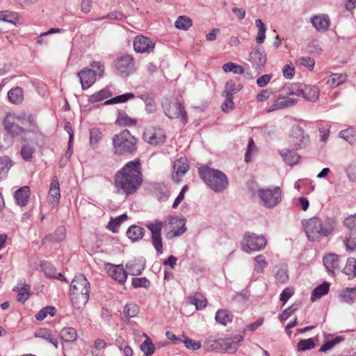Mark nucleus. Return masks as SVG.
I'll return each mask as SVG.
<instances>
[{
    "label": "nucleus",
    "instance_id": "7",
    "mask_svg": "<svg viewBox=\"0 0 356 356\" xmlns=\"http://www.w3.org/2000/svg\"><path fill=\"white\" fill-rule=\"evenodd\" d=\"M267 240L263 235L250 232L244 234L241 242L242 250L247 253L260 251L265 248Z\"/></svg>",
    "mask_w": 356,
    "mask_h": 356
},
{
    "label": "nucleus",
    "instance_id": "57",
    "mask_svg": "<svg viewBox=\"0 0 356 356\" xmlns=\"http://www.w3.org/2000/svg\"><path fill=\"white\" fill-rule=\"evenodd\" d=\"M127 218V214L124 213L115 219H111L108 225V228L113 232H116L120 225Z\"/></svg>",
    "mask_w": 356,
    "mask_h": 356
},
{
    "label": "nucleus",
    "instance_id": "40",
    "mask_svg": "<svg viewBox=\"0 0 356 356\" xmlns=\"http://www.w3.org/2000/svg\"><path fill=\"white\" fill-rule=\"evenodd\" d=\"M232 314L227 309H220L216 312V321L223 325L232 321Z\"/></svg>",
    "mask_w": 356,
    "mask_h": 356
},
{
    "label": "nucleus",
    "instance_id": "53",
    "mask_svg": "<svg viewBox=\"0 0 356 356\" xmlns=\"http://www.w3.org/2000/svg\"><path fill=\"white\" fill-rule=\"evenodd\" d=\"M223 339H209L206 342L205 347L207 350H215L218 352L222 351Z\"/></svg>",
    "mask_w": 356,
    "mask_h": 356
},
{
    "label": "nucleus",
    "instance_id": "55",
    "mask_svg": "<svg viewBox=\"0 0 356 356\" xmlns=\"http://www.w3.org/2000/svg\"><path fill=\"white\" fill-rule=\"evenodd\" d=\"M192 26V20L186 16H180L175 22V26L178 29L188 30Z\"/></svg>",
    "mask_w": 356,
    "mask_h": 356
},
{
    "label": "nucleus",
    "instance_id": "14",
    "mask_svg": "<svg viewBox=\"0 0 356 356\" xmlns=\"http://www.w3.org/2000/svg\"><path fill=\"white\" fill-rule=\"evenodd\" d=\"M143 136L144 140L151 145L163 143L166 138L163 129L155 127L146 129Z\"/></svg>",
    "mask_w": 356,
    "mask_h": 356
},
{
    "label": "nucleus",
    "instance_id": "6",
    "mask_svg": "<svg viewBox=\"0 0 356 356\" xmlns=\"http://www.w3.org/2000/svg\"><path fill=\"white\" fill-rule=\"evenodd\" d=\"M289 143L293 149H305L310 143V137L301 127L294 124L290 130Z\"/></svg>",
    "mask_w": 356,
    "mask_h": 356
},
{
    "label": "nucleus",
    "instance_id": "15",
    "mask_svg": "<svg viewBox=\"0 0 356 356\" xmlns=\"http://www.w3.org/2000/svg\"><path fill=\"white\" fill-rule=\"evenodd\" d=\"M11 116L13 118V120L16 121L17 123H21L23 125L26 124V123H29L30 129H31V134L34 137L41 136L31 114L22 112L18 114H11Z\"/></svg>",
    "mask_w": 356,
    "mask_h": 356
},
{
    "label": "nucleus",
    "instance_id": "11",
    "mask_svg": "<svg viewBox=\"0 0 356 356\" xmlns=\"http://www.w3.org/2000/svg\"><path fill=\"white\" fill-rule=\"evenodd\" d=\"M163 225V222L159 220H154V221L149 222L146 224V227L151 232L152 245L158 254H161L163 251L161 237V229Z\"/></svg>",
    "mask_w": 356,
    "mask_h": 356
},
{
    "label": "nucleus",
    "instance_id": "58",
    "mask_svg": "<svg viewBox=\"0 0 356 356\" xmlns=\"http://www.w3.org/2000/svg\"><path fill=\"white\" fill-rule=\"evenodd\" d=\"M56 314V309L54 307L51 306H47L42 309H41L40 312H38L35 315V318L38 321H42L44 320L48 314L53 316Z\"/></svg>",
    "mask_w": 356,
    "mask_h": 356
},
{
    "label": "nucleus",
    "instance_id": "18",
    "mask_svg": "<svg viewBox=\"0 0 356 356\" xmlns=\"http://www.w3.org/2000/svg\"><path fill=\"white\" fill-rule=\"evenodd\" d=\"M298 94L309 101L316 102L319 97V89L316 86L301 85Z\"/></svg>",
    "mask_w": 356,
    "mask_h": 356
},
{
    "label": "nucleus",
    "instance_id": "3",
    "mask_svg": "<svg viewBox=\"0 0 356 356\" xmlns=\"http://www.w3.org/2000/svg\"><path fill=\"white\" fill-rule=\"evenodd\" d=\"M90 283L82 274L73 279L70 287V299L75 309H81L86 305L89 299Z\"/></svg>",
    "mask_w": 356,
    "mask_h": 356
},
{
    "label": "nucleus",
    "instance_id": "59",
    "mask_svg": "<svg viewBox=\"0 0 356 356\" xmlns=\"http://www.w3.org/2000/svg\"><path fill=\"white\" fill-rule=\"evenodd\" d=\"M344 340V338L341 336L336 337L334 339L330 341H327L319 349L320 352H325L328 350L332 349L335 345L341 342Z\"/></svg>",
    "mask_w": 356,
    "mask_h": 356
},
{
    "label": "nucleus",
    "instance_id": "21",
    "mask_svg": "<svg viewBox=\"0 0 356 356\" xmlns=\"http://www.w3.org/2000/svg\"><path fill=\"white\" fill-rule=\"evenodd\" d=\"M323 264L330 275L340 269L339 257L336 254H329L323 257Z\"/></svg>",
    "mask_w": 356,
    "mask_h": 356
},
{
    "label": "nucleus",
    "instance_id": "34",
    "mask_svg": "<svg viewBox=\"0 0 356 356\" xmlns=\"http://www.w3.org/2000/svg\"><path fill=\"white\" fill-rule=\"evenodd\" d=\"M330 289V284L327 282H323L317 287H316L311 295V301L314 302L320 299L322 296L326 295Z\"/></svg>",
    "mask_w": 356,
    "mask_h": 356
},
{
    "label": "nucleus",
    "instance_id": "56",
    "mask_svg": "<svg viewBox=\"0 0 356 356\" xmlns=\"http://www.w3.org/2000/svg\"><path fill=\"white\" fill-rule=\"evenodd\" d=\"M111 95L109 90L102 89L90 96L89 101L92 103L101 102Z\"/></svg>",
    "mask_w": 356,
    "mask_h": 356
},
{
    "label": "nucleus",
    "instance_id": "48",
    "mask_svg": "<svg viewBox=\"0 0 356 356\" xmlns=\"http://www.w3.org/2000/svg\"><path fill=\"white\" fill-rule=\"evenodd\" d=\"M275 101L277 108H280V109L291 107L297 102L296 99L288 97H280L276 99Z\"/></svg>",
    "mask_w": 356,
    "mask_h": 356
},
{
    "label": "nucleus",
    "instance_id": "9",
    "mask_svg": "<svg viewBox=\"0 0 356 356\" xmlns=\"http://www.w3.org/2000/svg\"><path fill=\"white\" fill-rule=\"evenodd\" d=\"M258 196L264 207L273 208L281 202L282 191L278 186L273 189H260L258 191Z\"/></svg>",
    "mask_w": 356,
    "mask_h": 356
},
{
    "label": "nucleus",
    "instance_id": "51",
    "mask_svg": "<svg viewBox=\"0 0 356 356\" xmlns=\"http://www.w3.org/2000/svg\"><path fill=\"white\" fill-rule=\"evenodd\" d=\"M169 223L171 225H177V226H180V227L177 230H176L173 232V236H180L186 232V228L185 227L186 223H185L184 219H183V218L179 219L177 218H172L170 220Z\"/></svg>",
    "mask_w": 356,
    "mask_h": 356
},
{
    "label": "nucleus",
    "instance_id": "63",
    "mask_svg": "<svg viewBox=\"0 0 356 356\" xmlns=\"http://www.w3.org/2000/svg\"><path fill=\"white\" fill-rule=\"evenodd\" d=\"M343 225L348 232L356 230V213L347 217L343 221Z\"/></svg>",
    "mask_w": 356,
    "mask_h": 356
},
{
    "label": "nucleus",
    "instance_id": "37",
    "mask_svg": "<svg viewBox=\"0 0 356 356\" xmlns=\"http://www.w3.org/2000/svg\"><path fill=\"white\" fill-rule=\"evenodd\" d=\"M126 272L131 275H139L144 270V266L136 260L129 261L126 264Z\"/></svg>",
    "mask_w": 356,
    "mask_h": 356
},
{
    "label": "nucleus",
    "instance_id": "24",
    "mask_svg": "<svg viewBox=\"0 0 356 356\" xmlns=\"http://www.w3.org/2000/svg\"><path fill=\"white\" fill-rule=\"evenodd\" d=\"M250 62L256 68H261L266 62L264 51L254 49L250 53Z\"/></svg>",
    "mask_w": 356,
    "mask_h": 356
},
{
    "label": "nucleus",
    "instance_id": "39",
    "mask_svg": "<svg viewBox=\"0 0 356 356\" xmlns=\"http://www.w3.org/2000/svg\"><path fill=\"white\" fill-rule=\"evenodd\" d=\"M188 302L194 305L197 309H201L206 307L207 300L200 293H196L193 296L188 298Z\"/></svg>",
    "mask_w": 356,
    "mask_h": 356
},
{
    "label": "nucleus",
    "instance_id": "33",
    "mask_svg": "<svg viewBox=\"0 0 356 356\" xmlns=\"http://www.w3.org/2000/svg\"><path fill=\"white\" fill-rule=\"evenodd\" d=\"M145 232L143 227L134 225L129 227L127 235L132 241H137L143 237Z\"/></svg>",
    "mask_w": 356,
    "mask_h": 356
},
{
    "label": "nucleus",
    "instance_id": "5",
    "mask_svg": "<svg viewBox=\"0 0 356 356\" xmlns=\"http://www.w3.org/2000/svg\"><path fill=\"white\" fill-rule=\"evenodd\" d=\"M200 177L216 192H222L228 185V179L224 172L207 166L198 170Z\"/></svg>",
    "mask_w": 356,
    "mask_h": 356
},
{
    "label": "nucleus",
    "instance_id": "36",
    "mask_svg": "<svg viewBox=\"0 0 356 356\" xmlns=\"http://www.w3.org/2000/svg\"><path fill=\"white\" fill-rule=\"evenodd\" d=\"M347 251H356V230L348 232L343 239Z\"/></svg>",
    "mask_w": 356,
    "mask_h": 356
},
{
    "label": "nucleus",
    "instance_id": "4",
    "mask_svg": "<svg viewBox=\"0 0 356 356\" xmlns=\"http://www.w3.org/2000/svg\"><path fill=\"white\" fill-rule=\"evenodd\" d=\"M112 140L113 154L115 155L132 154L137 149V139L127 129L115 134Z\"/></svg>",
    "mask_w": 356,
    "mask_h": 356
},
{
    "label": "nucleus",
    "instance_id": "44",
    "mask_svg": "<svg viewBox=\"0 0 356 356\" xmlns=\"http://www.w3.org/2000/svg\"><path fill=\"white\" fill-rule=\"evenodd\" d=\"M355 288H348L346 290L343 291L339 295L341 301L348 304H353L355 300Z\"/></svg>",
    "mask_w": 356,
    "mask_h": 356
},
{
    "label": "nucleus",
    "instance_id": "64",
    "mask_svg": "<svg viewBox=\"0 0 356 356\" xmlns=\"http://www.w3.org/2000/svg\"><path fill=\"white\" fill-rule=\"evenodd\" d=\"M184 339H182L181 342H183L185 346L191 350H196L201 348V343L198 341H193L188 337H186L183 335Z\"/></svg>",
    "mask_w": 356,
    "mask_h": 356
},
{
    "label": "nucleus",
    "instance_id": "38",
    "mask_svg": "<svg viewBox=\"0 0 356 356\" xmlns=\"http://www.w3.org/2000/svg\"><path fill=\"white\" fill-rule=\"evenodd\" d=\"M60 337L65 342H74L77 339L76 330L73 327H64L60 332Z\"/></svg>",
    "mask_w": 356,
    "mask_h": 356
},
{
    "label": "nucleus",
    "instance_id": "43",
    "mask_svg": "<svg viewBox=\"0 0 356 356\" xmlns=\"http://www.w3.org/2000/svg\"><path fill=\"white\" fill-rule=\"evenodd\" d=\"M275 270V277L276 282L280 284H285L289 280V275L287 270L281 266H275L274 268Z\"/></svg>",
    "mask_w": 356,
    "mask_h": 356
},
{
    "label": "nucleus",
    "instance_id": "12",
    "mask_svg": "<svg viewBox=\"0 0 356 356\" xmlns=\"http://www.w3.org/2000/svg\"><path fill=\"white\" fill-rule=\"evenodd\" d=\"M165 114L171 119L180 118L183 123L187 121V113L181 104L177 100L163 104Z\"/></svg>",
    "mask_w": 356,
    "mask_h": 356
},
{
    "label": "nucleus",
    "instance_id": "8",
    "mask_svg": "<svg viewBox=\"0 0 356 356\" xmlns=\"http://www.w3.org/2000/svg\"><path fill=\"white\" fill-rule=\"evenodd\" d=\"M5 129L13 137L19 136L24 140H30L33 143V136L31 134V129H25L20 127L16 121L13 120L11 114H8L4 120Z\"/></svg>",
    "mask_w": 356,
    "mask_h": 356
},
{
    "label": "nucleus",
    "instance_id": "35",
    "mask_svg": "<svg viewBox=\"0 0 356 356\" xmlns=\"http://www.w3.org/2000/svg\"><path fill=\"white\" fill-rule=\"evenodd\" d=\"M222 70L225 72H233L237 74H243L245 78H249L248 73H245V69L243 66L232 62H229L222 65Z\"/></svg>",
    "mask_w": 356,
    "mask_h": 356
},
{
    "label": "nucleus",
    "instance_id": "20",
    "mask_svg": "<svg viewBox=\"0 0 356 356\" xmlns=\"http://www.w3.org/2000/svg\"><path fill=\"white\" fill-rule=\"evenodd\" d=\"M243 335H236L232 337L223 339L222 351L229 353H235L238 348V343L243 341Z\"/></svg>",
    "mask_w": 356,
    "mask_h": 356
},
{
    "label": "nucleus",
    "instance_id": "46",
    "mask_svg": "<svg viewBox=\"0 0 356 356\" xmlns=\"http://www.w3.org/2000/svg\"><path fill=\"white\" fill-rule=\"evenodd\" d=\"M343 271L350 277H356V259L353 257L348 258Z\"/></svg>",
    "mask_w": 356,
    "mask_h": 356
},
{
    "label": "nucleus",
    "instance_id": "47",
    "mask_svg": "<svg viewBox=\"0 0 356 356\" xmlns=\"http://www.w3.org/2000/svg\"><path fill=\"white\" fill-rule=\"evenodd\" d=\"M139 312V307L133 302L127 303L123 309V315L127 318H134L137 316Z\"/></svg>",
    "mask_w": 356,
    "mask_h": 356
},
{
    "label": "nucleus",
    "instance_id": "2",
    "mask_svg": "<svg viewBox=\"0 0 356 356\" xmlns=\"http://www.w3.org/2000/svg\"><path fill=\"white\" fill-rule=\"evenodd\" d=\"M302 222L307 238L311 241H316L323 236H329L337 225L336 221L333 219L328 220L323 225L321 220L317 217L304 220Z\"/></svg>",
    "mask_w": 356,
    "mask_h": 356
},
{
    "label": "nucleus",
    "instance_id": "42",
    "mask_svg": "<svg viewBox=\"0 0 356 356\" xmlns=\"http://www.w3.org/2000/svg\"><path fill=\"white\" fill-rule=\"evenodd\" d=\"M102 138V132L99 128L93 127L90 130V143L93 149L97 147V144Z\"/></svg>",
    "mask_w": 356,
    "mask_h": 356
},
{
    "label": "nucleus",
    "instance_id": "23",
    "mask_svg": "<svg viewBox=\"0 0 356 356\" xmlns=\"http://www.w3.org/2000/svg\"><path fill=\"white\" fill-rule=\"evenodd\" d=\"M34 336L35 338L42 339L51 343L55 348H58V343L56 338L52 334L51 331L47 328H40L35 331Z\"/></svg>",
    "mask_w": 356,
    "mask_h": 356
},
{
    "label": "nucleus",
    "instance_id": "41",
    "mask_svg": "<svg viewBox=\"0 0 356 356\" xmlns=\"http://www.w3.org/2000/svg\"><path fill=\"white\" fill-rule=\"evenodd\" d=\"M117 122L122 126H135L137 124V121L131 118L124 111H118Z\"/></svg>",
    "mask_w": 356,
    "mask_h": 356
},
{
    "label": "nucleus",
    "instance_id": "31",
    "mask_svg": "<svg viewBox=\"0 0 356 356\" xmlns=\"http://www.w3.org/2000/svg\"><path fill=\"white\" fill-rule=\"evenodd\" d=\"M30 286L26 284H19L16 286L13 290L17 292V301L24 302L30 296Z\"/></svg>",
    "mask_w": 356,
    "mask_h": 356
},
{
    "label": "nucleus",
    "instance_id": "17",
    "mask_svg": "<svg viewBox=\"0 0 356 356\" xmlns=\"http://www.w3.org/2000/svg\"><path fill=\"white\" fill-rule=\"evenodd\" d=\"M174 174L172 175V179L176 183H179L181 177L188 172L189 170V165L186 158L181 157L175 161L174 165Z\"/></svg>",
    "mask_w": 356,
    "mask_h": 356
},
{
    "label": "nucleus",
    "instance_id": "60",
    "mask_svg": "<svg viewBox=\"0 0 356 356\" xmlns=\"http://www.w3.org/2000/svg\"><path fill=\"white\" fill-rule=\"evenodd\" d=\"M315 347V343L312 338L307 339H301L298 343V350L300 351H305L311 350Z\"/></svg>",
    "mask_w": 356,
    "mask_h": 356
},
{
    "label": "nucleus",
    "instance_id": "1",
    "mask_svg": "<svg viewBox=\"0 0 356 356\" xmlns=\"http://www.w3.org/2000/svg\"><path fill=\"white\" fill-rule=\"evenodd\" d=\"M143 182L140 160L127 163L115 177V185L118 193L126 195L134 193Z\"/></svg>",
    "mask_w": 356,
    "mask_h": 356
},
{
    "label": "nucleus",
    "instance_id": "22",
    "mask_svg": "<svg viewBox=\"0 0 356 356\" xmlns=\"http://www.w3.org/2000/svg\"><path fill=\"white\" fill-rule=\"evenodd\" d=\"M313 26L320 32L326 31L330 24V21L327 15H315L311 19Z\"/></svg>",
    "mask_w": 356,
    "mask_h": 356
},
{
    "label": "nucleus",
    "instance_id": "29",
    "mask_svg": "<svg viewBox=\"0 0 356 356\" xmlns=\"http://www.w3.org/2000/svg\"><path fill=\"white\" fill-rule=\"evenodd\" d=\"M65 228L64 227L60 226L55 230L53 234L47 235L43 240L49 242L57 243L63 241L65 239Z\"/></svg>",
    "mask_w": 356,
    "mask_h": 356
},
{
    "label": "nucleus",
    "instance_id": "10",
    "mask_svg": "<svg viewBox=\"0 0 356 356\" xmlns=\"http://www.w3.org/2000/svg\"><path fill=\"white\" fill-rule=\"evenodd\" d=\"M115 67L118 74L127 77L136 71L135 60L133 56L125 54L116 59Z\"/></svg>",
    "mask_w": 356,
    "mask_h": 356
},
{
    "label": "nucleus",
    "instance_id": "45",
    "mask_svg": "<svg viewBox=\"0 0 356 356\" xmlns=\"http://www.w3.org/2000/svg\"><path fill=\"white\" fill-rule=\"evenodd\" d=\"M135 97V95L132 92L125 93L121 95L115 96L113 98H111L108 100H106L104 102L105 105L118 104V103H124L128 101L129 99H134Z\"/></svg>",
    "mask_w": 356,
    "mask_h": 356
},
{
    "label": "nucleus",
    "instance_id": "28",
    "mask_svg": "<svg viewBox=\"0 0 356 356\" xmlns=\"http://www.w3.org/2000/svg\"><path fill=\"white\" fill-rule=\"evenodd\" d=\"M49 194L51 203L57 204L59 202L60 197V187L59 182L56 177H54L51 180Z\"/></svg>",
    "mask_w": 356,
    "mask_h": 356
},
{
    "label": "nucleus",
    "instance_id": "25",
    "mask_svg": "<svg viewBox=\"0 0 356 356\" xmlns=\"http://www.w3.org/2000/svg\"><path fill=\"white\" fill-rule=\"evenodd\" d=\"M30 196V190L29 186H23L15 191L14 197L19 206H25Z\"/></svg>",
    "mask_w": 356,
    "mask_h": 356
},
{
    "label": "nucleus",
    "instance_id": "62",
    "mask_svg": "<svg viewBox=\"0 0 356 356\" xmlns=\"http://www.w3.org/2000/svg\"><path fill=\"white\" fill-rule=\"evenodd\" d=\"M131 284L134 288H148L150 285V282L146 277H136L133 278Z\"/></svg>",
    "mask_w": 356,
    "mask_h": 356
},
{
    "label": "nucleus",
    "instance_id": "26",
    "mask_svg": "<svg viewBox=\"0 0 356 356\" xmlns=\"http://www.w3.org/2000/svg\"><path fill=\"white\" fill-rule=\"evenodd\" d=\"M41 267L47 277L67 282L64 276L60 273H58L56 268L51 264L47 262L44 263L41 265Z\"/></svg>",
    "mask_w": 356,
    "mask_h": 356
},
{
    "label": "nucleus",
    "instance_id": "30",
    "mask_svg": "<svg viewBox=\"0 0 356 356\" xmlns=\"http://www.w3.org/2000/svg\"><path fill=\"white\" fill-rule=\"evenodd\" d=\"M13 165V162L8 156L0 157V181H2L7 177Z\"/></svg>",
    "mask_w": 356,
    "mask_h": 356
},
{
    "label": "nucleus",
    "instance_id": "32",
    "mask_svg": "<svg viewBox=\"0 0 356 356\" xmlns=\"http://www.w3.org/2000/svg\"><path fill=\"white\" fill-rule=\"evenodd\" d=\"M280 154L286 164L289 165H293L296 164L299 161V155L295 152H293L289 149H282L280 151Z\"/></svg>",
    "mask_w": 356,
    "mask_h": 356
},
{
    "label": "nucleus",
    "instance_id": "54",
    "mask_svg": "<svg viewBox=\"0 0 356 356\" xmlns=\"http://www.w3.org/2000/svg\"><path fill=\"white\" fill-rule=\"evenodd\" d=\"M254 270L259 273H263L264 269L268 266V262L266 260V257L262 254H259V255L256 256L254 258Z\"/></svg>",
    "mask_w": 356,
    "mask_h": 356
},
{
    "label": "nucleus",
    "instance_id": "13",
    "mask_svg": "<svg viewBox=\"0 0 356 356\" xmlns=\"http://www.w3.org/2000/svg\"><path fill=\"white\" fill-rule=\"evenodd\" d=\"M155 47V42L151 38L139 35L134 38V49L138 53H147L152 52Z\"/></svg>",
    "mask_w": 356,
    "mask_h": 356
},
{
    "label": "nucleus",
    "instance_id": "19",
    "mask_svg": "<svg viewBox=\"0 0 356 356\" xmlns=\"http://www.w3.org/2000/svg\"><path fill=\"white\" fill-rule=\"evenodd\" d=\"M107 273L112 278L117 280L119 283H124L127 277V272L124 269L122 265L108 264Z\"/></svg>",
    "mask_w": 356,
    "mask_h": 356
},
{
    "label": "nucleus",
    "instance_id": "27",
    "mask_svg": "<svg viewBox=\"0 0 356 356\" xmlns=\"http://www.w3.org/2000/svg\"><path fill=\"white\" fill-rule=\"evenodd\" d=\"M9 101L14 104H20L24 101V91L20 87H15L8 92Z\"/></svg>",
    "mask_w": 356,
    "mask_h": 356
},
{
    "label": "nucleus",
    "instance_id": "16",
    "mask_svg": "<svg viewBox=\"0 0 356 356\" xmlns=\"http://www.w3.org/2000/svg\"><path fill=\"white\" fill-rule=\"evenodd\" d=\"M97 72L96 70L85 67L78 73V77L83 90L91 87L96 81Z\"/></svg>",
    "mask_w": 356,
    "mask_h": 356
},
{
    "label": "nucleus",
    "instance_id": "49",
    "mask_svg": "<svg viewBox=\"0 0 356 356\" xmlns=\"http://www.w3.org/2000/svg\"><path fill=\"white\" fill-rule=\"evenodd\" d=\"M346 74H332L327 79V83L331 87H337L344 83L346 80Z\"/></svg>",
    "mask_w": 356,
    "mask_h": 356
},
{
    "label": "nucleus",
    "instance_id": "50",
    "mask_svg": "<svg viewBox=\"0 0 356 356\" xmlns=\"http://www.w3.org/2000/svg\"><path fill=\"white\" fill-rule=\"evenodd\" d=\"M255 25L258 28V32H257V35L256 37V41L258 44H262L264 42V40L266 38V28L260 19H256Z\"/></svg>",
    "mask_w": 356,
    "mask_h": 356
},
{
    "label": "nucleus",
    "instance_id": "52",
    "mask_svg": "<svg viewBox=\"0 0 356 356\" xmlns=\"http://www.w3.org/2000/svg\"><path fill=\"white\" fill-rule=\"evenodd\" d=\"M140 349L146 356H152L155 351V346L150 338L147 337L141 343Z\"/></svg>",
    "mask_w": 356,
    "mask_h": 356
},
{
    "label": "nucleus",
    "instance_id": "61",
    "mask_svg": "<svg viewBox=\"0 0 356 356\" xmlns=\"http://www.w3.org/2000/svg\"><path fill=\"white\" fill-rule=\"evenodd\" d=\"M141 99L145 102V110L148 113H154L156 111V102H155L154 99L152 97L143 95L141 97Z\"/></svg>",
    "mask_w": 356,
    "mask_h": 356
}]
</instances>
